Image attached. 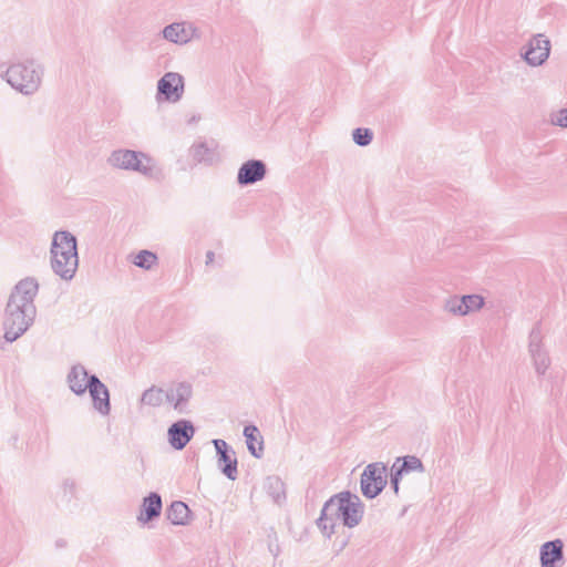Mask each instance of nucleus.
I'll return each mask as SVG.
<instances>
[{
    "mask_svg": "<svg viewBox=\"0 0 567 567\" xmlns=\"http://www.w3.org/2000/svg\"><path fill=\"white\" fill-rule=\"evenodd\" d=\"M189 514L190 509L182 501L173 502L166 511L167 519L174 525H186Z\"/></svg>",
    "mask_w": 567,
    "mask_h": 567,
    "instance_id": "obj_21",
    "label": "nucleus"
},
{
    "mask_svg": "<svg viewBox=\"0 0 567 567\" xmlns=\"http://www.w3.org/2000/svg\"><path fill=\"white\" fill-rule=\"evenodd\" d=\"M89 386L86 391H89L90 396L92 399L93 408L101 415H109L111 412V402H110V392L106 385L97 378V375L92 374L89 379Z\"/></svg>",
    "mask_w": 567,
    "mask_h": 567,
    "instance_id": "obj_11",
    "label": "nucleus"
},
{
    "mask_svg": "<svg viewBox=\"0 0 567 567\" xmlns=\"http://www.w3.org/2000/svg\"><path fill=\"white\" fill-rule=\"evenodd\" d=\"M352 140L359 146H368L373 140V132L365 127L354 128L352 131Z\"/></svg>",
    "mask_w": 567,
    "mask_h": 567,
    "instance_id": "obj_28",
    "label": "nucleus"
},
{
    "mask_svg": "<svg viewBox=\"0 0 567 567\" xmlns=\"http://www.w3.org/2000/svg\"><path fill=\"white\" fill-rule=\"evenodd\" d=\"M44 75V68L35 60L12 63L2 78L12 89L23 95H32L39 91Z\"/></svg>",
    "mask_w": 567,
    "mask_h": 567,
    "instance_id": "obj_3",
    "label": "nucleus"
},
{
    "mask_svg": "<svg viewBox=\"0 0 567 567\" xmlns=\"http://www.w3.org/2000/svg\"><path fill=\"white\" fill-rule=\"evenodd\" d=\"M403 474H404V472L401 471V467L398 465L396 462H394L392 467H391V480H390V483L391 484H395V482L400 483Z\"/></svg>",
    "mask_w": 567,
    "mask_h": 567,
    "instance_id": "obj_30",
    "label": "nucleus"
},
{
    "mask_svg": "<svg viewBox=\"0 0 567 567\" xmlns=\"http://www.w3.org/2000/svg\"><path fill=\"white\" fill-rule=\"evenodd\" d=\"M78 252L76 237L68 230L54 233L50 252Z\"/></svg>",
    "mask_w": 567,
    "mask_h": 567,
    "instance_id": "obj_19",
    "label": "nucleus"
},
{
    "mask_svg": "<svg viewBox=\"0 0 567 567\" xmlns=\"http://www.w3.org/2000/svg\"><path fill=\"white\" fill-rule=\"evenodd\" d=\"M62 488H63L64 494L73 496L76 491V485H75L74 481L65 480L62 483Z\"/></svg>",
    "mask_w": 567,
    "mask_h": 567,
    "instance_id": "obj_31",
    "label": "nucleus"
},
{
    "mask_svg": "<svg viewBox=\"0 0 567 567\" xmlns=\"http://www.w3.org/2000/svg\"><path fill=\"white\" fill-rule=\"evenodd\" d=\"M461 299L466 315L477 311L484 306V299L478 295H464Z\"/></svg>",
    "mask_w": 567,
    "mask_h": 567,
    "instance_id": "obj_27",
    "label": "nucleus"
},
{
    "mask_svg": "<svg viewBox=\"0 0 567 567\" xmlns=\"http://www.w3.org/2000/svg\"><path fill=\"white\" fill-rule=\"evenodd\" d=\"M189 155L195 163H210L213 159V153L205 142L193 144Z\"/></svg>",
    "mask_w": 567,
    "mask_h": 567,
    "instance_id": "obj_24",
    "label": "nucleus"
},
{
    "mask_svg": "<svg viewBox=\"0 0 567 567\" xmlns=\"http://www.w3.org/2000/svg\"><path fill=\"white\" fill-rule=\"evenodd\" d=\"M364 514V505L357 494L349 491L331 496L323 505L320 517L317 519L318 528L328 538L334 533L337 522L348 528L358 526Z\"/></svg>",
    "mask_w": 567,
    "mask_h": 567,
    "instance_id": "obj_2",
    "label": "nucleus"
},
{
    "mask_svg": "<svg viewBox=\"0 0 567 567\" xmlns=\"http://www.w3.org/2000/svg\"><path fill=\"white\" fill-rule=\"evenodd\" d=\"M542 567H559L565 563L564 543L557 538L544 543L539 549Z\"/></svg>",
    "mask_w": 567,
    "mask_h": 567,
    "instance_id": "obj_16",
    "label": "nucleus"
},
{
    "mask_svg": "<svg viewBox=\"0 0 567 567\" xmlns=\"http://www.w3.org/2000/svg\"><path fill=\"white\" fill-rule=\"evenodd\" d=\"M140 402L142 405L158 408L165 402V390L152 385L142 393Z\"/></svg>",
    "mask_w": 567,
    "mask_h": 567,
    "instance_id": "obj_22",
    "label": "nucleus"
},
{
    "mask_svg": "<svg viewBox=\"0 0 567 567\" xmlns=\"http://www.w3.org/2000/svg\"><path fill=\"white\" fill-rule=\"evenodd\" d=\"M50 254L53 272L65 281L72 280L79 267L78 252L60 251Z\"/></svg>",
    "mask_w": 567,
    "mask_h": 567,
    "instance_id": "obj_10",
    "label": "nucleus"
},
{
    "mask_svg": "<svg viewBox=\"0 0 567 567\" xmlns=\"http://www.w3.org/2000/svg\"><path fill=\"white\" fill-rule=\"evenodd\" d=\"M268 482H269V484H270V485H274V484H275L276 486H280V485H281L280 480H279V478H277V477H270V478H268Z\"/></svg>",
    "mask_w": 567,
    "mask_h": 567,
    "instance_id": "obj_33",
    "label": "nucleus"
},
{
    "mask_svg": "<svg viewBox=\"0 0 567 567\" xmlns=\"http://www.w3.org/2000/svg\"><path fill=\"white\" fill-rule=\"evenodd\" d=\"M163 502L158 493L152 492L143 498L141 512L137 516L140 523L146 524L157 518L162 513Z\"/></svg>",
    "mask_w": 567,
    "mask_h": 567,
    "instance_id": "obj_18",
    "label": "nucleus"
},
{
    "mask_svg": "<svg viewBox=\"0 0 567 567\" xmlns=\"http://www.w3.org/2000/svg\"><path fill=\"white\" fill-rule=\"evenodd\" d=\"M38 290L39 284L32 277H27L16 285L9 297L3 320L6 341H16L33 323L37 315L34 298Z\"/></svg>",
    "mask_w": 567,
    "mask_h": 567,
    "instance_id": "obj_1",
    "label": "nucleus"
},
{
    "mask_svg": "<svg viewBox=\"0 0 567 567\" xmlns=\"http://www.w3.org/2000/svg\"><path fill=\"white\" fill-rule=\"evenodd\" d=\"M195 435V426L189 420H178L169 425L167 439L171 446L177 451L183 450Z\"/></svg>",
    "mask_w": 567,
    "mask_h": 567,
    "instance_id": "obj_13",
    "label": "nucleus"
},
{
    "mask_svg": "<svg viewBox=\"0 0 567 567\" xmlns=\"http://www.w3.org/2000/svg\"><path fill=\"white\" fill-rule=\"evenodd\" d=\"M217 454V463L220 472L229 480L235 481L238 476L237 458L235 451L221 439L212 441Z\"/></svg>",
    "mask_w": 567,
    "mask_h": 567,
    "instance_id": "obj_9",
    "label": "nucleus"
},
{
    "mask_svg": "<svg viewBox=\"0 0 567 567\" xmlns=\"http://www.w3.org/2000/svg\"><path fill=\"white\" fill-rule=\"evenodd\" d=\"M192 395V384L185 381L178 382L165 390V402L178 413H186Z\"/></svg>",
    "mask_w": 567,
    "mask_h": 567,
    "instance_id": "obj_14",
    "label": "nucleus"
},
{
    "mask_svg": "<svg viewBox=\"0 0 567 567\" xmlns=\"http://www.w3.org/2000/svg\"><path fill=\"white\" fill-rule=\"evenodd\" d=\"M549 53L550 41L543 34H536L529 40L526 50L520 55L528 65L540 66L547 61Z\"/></svg>",
    "mask_w": 567,
    "mask_h": 567,
    "instance_id": "obj_8",
    "label": "nucleus"
},
{
    "mask_svg": "<svg viewBox=\"0 0 567 567\" xmlns=\"http://www.w3.org/2000/svg\"><path fill=\"white\" fill-rule=\"evenodd\" d=\"M391 487H392V489H393L394 494H396V495H398V493H399V488H400V483H399V482H395V484H391Z\"/></svg>",
    "mask_w": 567,
    "mask_h": 567,
    "instance_id": "obj_35",
    "label": "nucleus"
},
{
    "mask_svg": "<svg viewBox=\"0 0 567 567\" xmlns=\"http://www.w3.org/2000/svg\"><path fill=\"white\" fill-rule=\"evenodd\" d=\"M550 123L555 126L567 128V109H560L553 113L550 115Z\"/></svg>",
    "mask_w": 567,
    "mask_h": 567,
    "instance_id": "obj_29",
    "label": "nucleus"
},
{
    "mask_svg": "<svg viewBox=\"0 0 567 567\" xmlns=\"http://www.w3.org/2000/svg\"><path fill=\"white\" fill-rule=\"evenodd\" d=\"M107 164L113 168L136 172L148 178L155 177L158 173L155 161L141 151L114 150L107 157Z\"/></svg>",
    "mask_w": 567,
    "mask_h": 567,
    "instance_id": "obj_4",
    "label": "nucleus"
},
{
    "mask_svg": "<svg viewBox=\"0 0 567 567\" xmlns=\"http://www.w3.org/2000/svg\"><path fill=\"white\" fill-rule=\"evenodd\" d=\"M442 308L445 312L456 317L466 316L462 299L458 296H452L446 298L443 302Z\"/></svg>",
    "mask_w": 567,
    "mask_h": 567,
    "instance_id": "obj_26",
    "label": "nucleus"
},
{
    "mask_svg": "<svg viewBox=\"0 0 567 567\" xmlns=\"http://www.w3.org/2000/svg\"><path fill=\"white\" fill-rule=\"evenodd\" d=\"M267 166L261 159H248L241 164L237 173V183L240 186L252 185L265 178Z\"/></svg>",
    "mask_w": 567,
    "mask_h": 567,
    "instance_id": "obj_15",
    "label": "nucleus"
},
{
    "mask_svg": "<svg viewBox=\"0 0 567 567\" xmlns=\"http://www.w3.org/2000/svg\"><path fill=\"white\" fill-rule=\"evenodd\" d=\"M348 545V539H343L339 543V547H338V550L337 553H340L341 550H343L346 548V546Z\"/></svg>",
    "mask_w": 567,
    "mask_h": 567,
    "instance_id": "obj_34",
    "label": "nucleus"
},
{
    "mask_svg": "<svg viewBox=\"0 0 567 567\" xmlns=\"http://www.w3.org/2000/svg\"><path fill=\"white\" fill-rule=\"evenodd\" d=\"M91 375L92 374H89L84 365L80 363L72 365L66 374V383L69 389L75 395L85 394L86 388L89 386V379L91 378Z\"/></svg>",
    "mask_w": 567,
    "mask_h": 567,
    "instance_id": "obj_17",
    "label": "nucleus"
},
{
    "mask_svg": "<svg viewBox=\"0 0 567 567\" xmlns=\"http://www.w3.org/2000/svg\"><path fill=\"white\" fill-rule=\"evenodd\" d=\"M395 462L401 467V471L404 472V474H408L410 472L423 473L425 471L422 461L415 455L398 457Z\"/></svg>",
    "mask_w": 567,
    "mask_h": 567,
    "instance_id": "obj_23",
    "label": "nucleus"
},
{
    "mask_svg": "<svg viewBox=\"0 0 567 567\" xmlns=\"http://www.w3.org/2000/svg\"><path fill=\"white\" fill-rule=\"evenodd\" d=\"M247 449L257 458L262 456L264 441L256 425L249 424L244 427Z\"/></svg>",
    "mask_w": 567,
    "mask_h": 567,
    "instance_id": "obj_20",
    "label": "nucleus"
},
{
    "mask_svg": "<svg viewBox=\"0 0 567 567\" xmlns=\"http://www.w3.org/2000/svg\"><path fill=\"white\" fill-rule=\"evenodd\" d=\"M528 354L537 377H544L550 368L551 360L543 342L540 322H537L529 332Z\"/></svg>",
    "mask_w": 567,
    "mask_h": 567,
    "instance_id": "obj_5",
    "label": "nucleus"
},
{
    "mask_svg": "<svg viewBox=\"0 0 567 567\" xmlns=\"http://www.w3.org/2000/svg\"><path fill=\"white\" fill-rule=\"evenodd\" d=\"M386 466L377 462L365 466L361 474L360 487L367 498L377 497L386 485Z\"/></svg>",
    "mask_w": 567,
    "mask_h": 567,
    "instance_id": "obj_6",
    "label": "nucleus"
},
{
    "mask_svg": "<svg viewBox=\"0 0 567 567\" xmlns=\"http://www.w3.org/2000/svg\"><path fill=\"white\" fill-rule=\"evenodd\" d=\"M184 78L176 72H167L157 81V102H178L184 94Z\"/></svg>",
    "mask_w": 567,
    "mask_h": 567,
    "instance_id": "obj_7",
    "label": "nucleus"
},
{
    "mask_svg": "<svg viewBox=\"0 0 567 567\" xmlns=\"http://www.w3.org/2000/svg\"><path fill=\"white\" fill-rule=\"evenodd\" d=\"M198 30L190 22H173L162 30V37L174 44H186L197 38Z\"/></svg>",
    "mask_w": 567,
    "mask_h": 567,
    "instance_id": "obj_12",
    "label": "nucleus"
},
{
    "mask_svg": "<svg viewBox=\"0 0 567 567\" xmlns=\"http://www.w3.org/2000/svg\"><path fill=\"white\" fill-rule=\"evenodd\" d=\"M157 255L146 249L138 251L133 259V264L136 267L145 270H151L154 266L157 265Z\"/></svg>",
    "mask_w": 567,
    "mask_h": 567,
    "instance_id": "obj_25",
    "label": "nucleus"
},
{
    "mask_svg": "<svg viewBox=\"0 0 567 567\" xmlns=\"http://www.w3.org/2000/svg\"><path fill=\"white\" fill-rule=\"evenodd\" d=\"M215 254L213 251H207L206 254V265H209L214 261Z\"/></svg>",
    "mask_w": 567,
    "mask_h": 567,
    "instance_id": "obj_32",
    "label": "nucleus"
}]
</instances>
